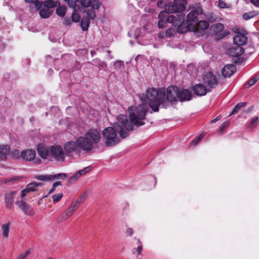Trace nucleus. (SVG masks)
<instances>
[{
  "mask_svg": "<svg viewBox=\"0 0 259 259\" xmlns=\"http://www.w3.org/2000/svg\"><path fill=\"white\" fill-rule=\"evenodd\" d=\"M148 109V105L144 104L130 107L128 111L130 121L126 115H119L117 117V121L113 124V127H108L103 131L106 146H112L119 142L116 133L123 139L128 136L130 131L133 130L134 125L138 126L144 125V120Z\"/></svg>",
  "mask_w": 259,
  "mask_h": 259,
  "instance_id": "nucleus-1",
  "label": "nucleus"
},
{
  "mask_svg": "<svg viewBox=\"0 0 259 259\" xmlns=\"http://www.w3.org/2000/svg\"><path fill=\"white\" fill-rule=\"evenodd\" d=\"M169 13L164 11L160 12L158 15L159 20L158 23V26L159 28H164L167 23H172L174 26L178 27V31L180 27L184 23L185 21L184 15L182 14H177L176 16L169 15Z\"/></svg>",
  "mask_w": 259,
  "mask_h": 259,
  "instance_id": "nucleus-2",
  "label": "nucleus"
},
{
  "mask_svg": "<svg viewBox=\"0 0 259 259\" xmlns=\"http://www.w3.org/2000/svg\"><path fill=\"white\" fill-rule=\"evenodd\" d=\"M159 95L161 100V105L166 107L169 103L177 101L178 88L176 86H169L166 91L162 89L160 90Z\"/></svg>",
  "mask_w": 259,
  "mask_h": 259,
  "instance_id": "nucleus-3",
  "label": "nucleus"
},
{
  "mask_svg": "<svg viewBox=\"0 0 259 259\" xmlns=\"http://www.w3.org/2000/svg\"><path fill=\"white\" fill-rule=\"evenodd\" d=\"M157 90L153 88L146 91L145 101H147L149 106L154 112L159 110V107L161 105V100L160 98V90Z\"/></svg>",
  "mask_w": 259,
  "mask_h": 259,
  "instance_id": "nucleus-4",
  "label": "nucleus"
},
{
  "mask_svg": "<svg viewBox=\"0 0 259 259\" xmlns=\"http://www.w3.org/2000/svg\"><path fill=\"white\" fill-rule=\"evenodd\" d=\"M186 0H174L173 4H170L166 6L165 9L168 13H182L186 9Z\"/></svg>",
  "mask_w": 259,
  "mask_h": 259,
  "instance_id": "nucleus-5",
  "label": "nucleus"
},
{
  "mask_svg": "<svg viewBox=\"0 0 259 259\" xmlns=\"http://www.w3.org/2000/svg\"><path fill=\"white\" fill-rule=\"evenodd\" d=\"M50 153L58 161H63L65 159V152L60 146L51 147Z\"/></svg>",
  "mask_w": 259,
  "mask_h": 259,
  "instance_id": "nucleus-6",
  "label": "nucleus"
},
{
  "mask_svg": "<svg viewBox=\"0 0 259 259\" xmlns=\"http://www.w3.org/2000/svg\"><path fill=\"white\" fill-rule=\"evenodd\" d=\"M202 13V10L200 4H196L194 6H192V10L187 15V21L189 23V25H193V22L198 17L199 14Z\"/></svg>",
  "mask_w": 259,
  "mask_h": 259,
  "instance_id": "nucleus-7",
  "label": "nucleus"
},
{
  "mask_svg": "<svg viewBox=\"0 0 259 259\" xmlns=\"http://www.w3.org/2000/svg\"><path fill=\"white\" fill-rule=\"evenodd\" d=\"M204 82L207 86L208 92L215 88L218 84L216 76L211 72L207 73L204 77Z\"/></svg>",
  "mask_w": 259,
  "mask_h": 259,
  "instance_id": "nucleus-8",
  "label": "nucleus"
},
{
  "mask_svg": "<svg viewBox=\"0 0 259 259\" xmlns=\"http://www.w3.org/2000/svg\"><path fill=\"white\" fill-rule=\"evenodd\" d=\"M15 203L25 214L29 216L34 215L35 212L32 207L23 200H17Z\"/></svg>",
  "mask_w": 259,
  "mask_h": 259,
  "instance_id": "nucleus-9",
  "label": "nucleus"
},
{
  "mask_svg": "<svg viewBox=\"0 0 259 259\" xmlns=\"http://www.w3.org/2000/svg\"><path fill=\"white\" fill-rule=\"evenodd\" d=\"M78 149L80 148L86 151H90L92 149L93 145L91 141L85 135L84 137H79L76 140Z\"/></svg>",
  "mask_w": 259,
  "mask_h": 259,
  "instance_id": "nucleus-10",
  "label": "nucleus"
},
{
  "mask_svg": "<svg viewBox=\"0 0 259 259\" xmlns=\"http://www.w3.org/2000/svg\"><path fill=\"white\" fill-rule=\"evenodd\" d=\"M194 32L198 35H202L204 34V31L209 27V24L206 21H200L196 23L195 25H193Z\"/></svg>",
  "mask_w": 259,
  "mask_h": 259,
  "instance_id": "nucleus-11",
  "label": "nucleus"
},
{
  "mask_svg": "<svg viewBox=\"0 0 259 259\" xmlns=\"http://www.w3.org/2000/svg\"><path fill=\"white\" fill-rule=\"evenodd\" d=\"M17 194V191H9L6 192L5 195V204L7 209H11L12 208L14 199Z\"/></svg>",
  "mask_w": 259,
  "mask_h": 259,
  "instance_id": "nucleus-12",
  "label": "nucleus"
},
{
  "mask_svg": "<svg viewBox=\"0 0 259 259\" xmlns=\"http://www.w3.org/2000/svg\"><path fill=\"white\" fill-rule=\"evenodd\" d=\"M42 183L33 182L28 184L26 188L21 191V197L23 198L29 193L34 192L37 190V188L39 186H42Z\"/></svg>",
  "mask_w": 259,
  "mask_h": 259,
  "instance_id": "nucleus-13",
  "label": "nucleus"
},
{
  "mask_svg": "<svg viewBox=\"0 0 259 259\" xmlns=\"http://www.w3.org/2000/svg\"><path fill=\"white\" fill-rule=\"evenodd\" d=\"M233 40L235 45L242 47V46L246 44L247 41V37L245 34L236 31V34L233 37Z\"/></svg>",
  "mask_w": 259,
  "mask_h": 259,
  "instance_id": "nucleus-14",
  "label": "nucleus"
},
{
  "mask_svg": "<svg viewBox=\"0 0 259 259\" xmlns=\"http://www.w3.org/2000/svg\"><path fill=\"white\" fill-rule=\"evenodd\" d=\"M85 135L91 141L93 145L97 144L100 140V133L97 130H90Z\"/></svg>",
  "mask_w": 259,
  "mask_h": 259,
  "instance_id": "nucleus-15",
  "label": "nucleus"
},
{
  "mask_svg": "<svg viewBox=\"0 0 259 259\" xmlns=\"http://www.w3.org/2000/svg\"><path fill=\"white\" fill-rule=\"evenodd\" d=\"M64 149L65 154H68L76 151L78 149V147L76 141H68L64 144Z\"/></svg>",
  "mask_w": 259,
  "mask_h": 259,
  "instance_id": "nucleus-16",
  "label": "nucleus"
},
{
  "mask_svg": "<svg viewBox=\"0 0 259 259\" xmlns=\"http://www.w3.org/2000/svg\"><path fill=\"white\" fill-rule=\"evenodd\" d=\"M178 99L182 102L184 101H189L191 99V93L188 90L183 89L179 90L178 89Z\"/></svg>",
  "mask_w": 259,
  "mask_h": 259,
  "instance_id": "nucleus-17",
  "label": "nucleus"
},
{
  "mask_svg": "<svg viewBox=\"0 0 259 259\" xmlns=\"http://www.w3.org/2000/svg\"><path fill=\"white\" fill-rule=\"evenodd\" d=\"M244 52V50L242 47L235 45L234 47L229 49L228 54L232 57H238L242 55Z\"/></svg>",
  "mask_w": 259,
  "mask_h": 259,
  "instance_id": "nucleus-18",
  "label": "nucleus"
},
{
  "mask_svg": "<svg viewBox=\"0 0 259 259\" xmlns=\"http://www.w3.org/2000/svg\"><path fill=\"white\" fill-rule=\"evenodd\" d=\"M35 155V151L32 149L23 150L21 153V157L26 161H31L33 160Z\"/></svg>",
  "mask_w": 259,
  "mask_h": 259,
  "instance_id": "nucleus-19",
  "label": "nucleus"
},
{
  "mask_svg": "<svg viewBox=\"0 0 259 259\" xmlns=\"http://www.w3.org/2000/svg\"><path fill=\"white\" fill-rule=\"evenodd\" d=\"M236 70V68L234 65L229 64L224 67L222 70V75L228 77L231 76Z\"/></svg>",
  "mask_w": 259,
  "mask_h": 259,
  "instance_id": "nucleus-20",
  "label": "nucleus"
},
{
  "mask_svg": "<svg viewBox=\"0 0 259 259\" xmlns=\"http://www.w3.org/2000/svg\"><path fill=\"white\" fill-rule=\"evenodd\" d=\"M81 5L84 7H91L93 9H98L100 6V3L99 1L94 0L92 2L91 0H80Z\"/></svg>",
  "mask_w": 259,
  "mask_h": 259,
  "instance_id": "nucleus-21",
  "label": "nucleus"
},
{
  "mask_svg": "<svg viewBox=\"0 0 259 259\" xmlns=\"http://www.w3.org/2000/svg\"><path fill=\"white\" fill-rule=\"evenodd\" d=\"M194 93L197 96H202L205 95L208 89L206 87L201 83L196 84L193 88Z\"/></svg>",
  "mask_w": 259,
  "mask_h": 259,
  "instance_id": "nucleus-22",
  "label": "nucleus"
},
{
  "mask_svg": "<svg viewBox=\"0 0 259 259\" xmlns=\"http://www.w3.org/2000/svg\"><path fill=\"white\" fill-rule=\"evenodd\" d=\"M10 152V147L8 145H0V161L7 159Z\"/></svg>",
  "mask_w": 259,
  "mask_h": 259,
  "instance_id": "nucleus-23",
  "label": "nucleus"
},
{
  "mask_svg": "<svg viewBox=\"0 0 259 259\" xmlns=\"http://www.w3.org/2000/svg\"><path fill=\"white\" fill-rule=\"evenodd\" d=\"M37 149L39 156L44 159L47 158L48 155L50 154V150L47 149L42 144L38 145Z\"/></svg>",
  "mask_w": 259,
  "mask_h": 259,
  "instance_id": "nucleus-24",
  "label": "nucleus"
},
{
  "mask_svg": "<svg viewBox=\"0 0 259 259\" xmlns=\"http://www.w3.org/2000/svg\"><path fill=\"white\" fill-rule=\"evenodd\" d=\"M43 8L39 11V15L42 18H48L51 16L53 11L51 10L49 7Z\"/></svg>",
  "mask_w": 259,
  "mask_h": 259,
  "instance_id": "nucleus-25",
  "label": "nucleus"
},
{
  "mask_svg": "<svg viewBox=\"0 0 259 259\" xmlns=\"http://www.w3.org/2000/svg\"><path fill=\"white\" fill-rule=\"evenodd\" d=\"M224 29V26L222 23H217L210 27V30L213 33L218 34L221 32Z\"/></svg>",
  "mask_w": 259,
  "mask_h": 259,
  "instance_id": "nucleus-26",
  "label": "nucleus"
},
{
  "mask_svg": "<svg viewBox=\"0 0 259 259\" xmlns=\"http://www.w3.org/2000/svg\"><path fill=\"white\" fill-rule=\"evenodd\" d=\"M246 104H247L246 102H240V103H238L235 106L232 112L231 113V114L229 115V116H231L233 114H237L242 108L246 106Z\"/></svg>",
  "mask_w": 259,
  "mask_h": 259,
  "instance_id": "nucleus-27",
  "label": "nucleus"
},
{
  "mask_svg": "<svg viewBox=\"0 0 259 259\" xmlns=\"http://www.w3.org/2000/svg\"><path fill=\"white\" fill-rule=\"evenodd\" d=\"M90 22L88 18H83L80 22V26L83 31H87L89 27Z\"/></svg>",
  "mask_w": 259,
  "mask_h": 259,
  "instance_id": "nucleus-28",
  "label": "nucleus"
},
{
  "mask_svg": "<svg viewBox=\"0 0 259 259\" xmlns=\"http://www.w3.org/2000/svg\"><path fill=\"white\" fill-rule=\"evenodd\" d=\"M258 121V118L257 116H255L252 118L250 122L247 124V128L249 130H252L256 126Z\"/></svg>",
  "mask_w": 259,
  "mask_h": 259,
  "instance_id": "nucleus-29",
  "label": "nucleus"
},
{
  "mask_svg": "<svg viewBox=\"0 0 259 259\" xmlns=\"http://www.w3.org/2000/svg\"><path fill=\"white\" fill-rule=\"evenodd\" d=\"M24 2L26 3L33 4L37 11L39 10L42 6V3L38 0H24Z\"/></svg>",
  "mask_w": 259,
  "mask_h": 259,
  "instance_id": "nucleus-30",
  "label": "nucleus"
},
{
  "mask_svg": "<svg viewBox=\"0 0 259 259\" xmlns=\"http://www.w3.org/2000/svg\"><path fill=\"white\" fill-rule=\"evenodd\" d=\"M78 205L75 202L72 203L70 207L66 210L68 214L71 217L73 212L78 208Z\"/></svg>",
  "mask_w": 259,
  "mask_h": 259,
  "instance_id": "nucleus-31",
  "label": "nucleus"
},
{
  "mask_svg": "<svg viewBox=\"0 0 259 259\" xmlns=\"http://www.w3.org/2000/svg\"><path fill=\"white\" fill-rule=\"evenodd\" d=\"M50 181H53L55 179H64L67 177V175L65 173L58 174L53 175H50Z\"/></svg>",
  "mask_w": 259,
  "mask_h": 259,
  "instance_id": "nucleus-32",
  "label": "nucleus"
},
{
  "mask_svg": "<svg viewBox=\"0 0 259 259\" xmlns=\"http://www.w3.org/2000/svg\"><path fill=\"white\" fill-rule=\"evenodd\" d=\"M70 216L68 214L66 211L63 212L57 219L58 223H61L63 221L67 220Z\"/></svg>",
  "mask_w": 259,
  "mask_h": 259,
  "instance_id": "nucleus-33",
  "label": "nucleus"
},
{
  "mask_svg": "<svg viewBox=\"0 0 259 259\" xmlns=\"http://www.w3.org/2000/svg\"><path fill=\"white\" fill-rule=\"evenodd\" d=\"M66 8L65 7L60 6L56 9V13L60 17H63L66 13Z\"/></svg>",
  "mask_w": 259,
  "mask_h": 259,
  "instance_id": "nucleus-34",
  "label": "nucleus"
},
{
  "mask_svg": "<svg viewBox=\"0 0 259 259\" xmlns=\"http://www.w3.org/2000/svg\"><path fill=\"white\" fill-rule=\"evenodd\" d=\"M44 5L47 7L54 8L57 6V2L53 0H46L44 2Z\"/></svg>",
  "mask_w": 259,
  "mask_h": 259,
  "instance_id": "nucleus-35",
  "label": "nucleus"
},
{
  "mask_svg": "<svg viewBox=\"0 0 259 259\" xmlns=\"http://www.w3.org/2000/svg\"><path fill=\"white\" fill-rule=\"evenodd\" d=\"M258 80V77L255 76L250 79L247 83L244 85V87L246 88H249L254 85Z\"/></svg>",
  "mask_w": 259,
  "mask_h": 259,
  "instance_id": "nucleus-36",
  "label": "nucleus"
},
{
  "mask_svg": "<svg viewBox=\"0 0 259 259\" xmlns=\"http://www.w3.org/2000/svg\"><path fill=\"white\" fill-rule=\"evenodd\" d=\"M10 224H5L2 226L3 235L5 237H8L9 235Z\"/></svg>",
  "mask_w": 259,
  "mask_h": 259,
  "instance_id": "nucleus-37",
  "label": "nucleus"
},
{
  "mask_svg": "<svg viewBox=\"0 0 259 259\" xmlns=\"http://www.w3.org/2000/svg\"><path fill=\"white\" fill-rule=\"evenodd\" d=\"M21 153L18 150L14 149L11 151L10 155L13 158L17 159L21 157Z\"/></svg>",
  "mask_w": 259,
  "mask_h": 259,
  "instance_id": "nucleus-38",
  "label": "nucleus"
},
{
  "mask_svg": "<svg viewBox=\"0 0 259 259\" xmlns=\"http://www.w3.org/2000/svg\"><path fill=\"white\" fill-rule=\"evenodd\" d=\"M88 197V194L87 192H83L78 199L76 200L75 202L79 205V204L83 202Z\"/></svg>",
  "mask_w": 259,
  "mask_h": 259,
  "instance_id": "nucleus-39",
  "label": "nucleus"
},
{
  "mask_svg": "<svg viewBox=\"0 0 259 259\" xmlns=\"http://www.w3.org/2000/svg\"><path fill=\"white\" fill-rule=\"evenodd\" d=\"M35 178L43 181H50V175H36Z\"/></svg>",
  "mask_w": 259,
  "mask_h": 259,
  "instance_id": "nucleus-40",
  "label": "nucleus"
},
{
  "mask_svg": "<svg viewBox=\"0 0 259 259\" xmlns=\"http://www.w3.org/2000/svg\"><path fill=\"white\" fill-rule=\"evenodd\" d=\"M176 30L175 28H170L168 29L165 32V35L167 37H170L176 33Z\"/></svg>",
  "mask_w": 259,
  "mask_h": 259,
  "instance_id": "nucleus-41",
  "label": "nucleus"
},
{
  "mask_svg": "<svg viewBox=\"0 0 259 259\" xmlns=\"http://www.w3.org/2000/svg\"><path fill=\"white\" fill-rule=\"evenodd\" d=\"M62 196L63 194L61 193L55 194L52 196L53 200L55 203L58 202L61 199Z\"/></svg>",
  "mask_w": 259,
  "mask_h": 259,
  "instance_id": "nucleus-42",
  "label": "nucleus"
},
{
  "mask_svg": "<svg viewBox=\"0 0 259 259\" xmlns=\"http://www.w3.org/2000/svg\"><path fill=\"white\" fill-rule=\"evenodd\" d=\"M206 17L210 22H213L217 19L216 16L212 13H208L206 15Z\"/></svg>",
  "mask_w": 259,
  "mask_h": 259,
  "instance_id": "nucleus-43",
  "label": "nucleus"
},
{
  "mask_svg": "<svg viewBox=\"0 0 259 259\" xmlns=\"http://www.w3.org/2000/svg\"><path fill=\"white\" fill-rule=\"evenodd\" d=\"M87 15H88V19L89 18L92 20L95 19V18L96 17V14H95V12L94 11V10H89L87 11Z\"/></svg>",
  "mask_w": 259,
  "mask_h": 259,
  "instance_id": "nucleus-44",
  "label": "nucleus"
},
{
  "mask_svg": "<svg viewBox=\"0 0 259 259\" xmlns=\"http://www.w3.org/2000/svg\"><path fill=\"white\" fill-rule=\"evenodd\" d=\"M81 177L80 175L77 172L75 173L73 176L69 178V182L70 183H74L77 180V179Z\"/></svg>",
  "mask_w": 259,
  "mask_h": 259,
  "instance_id": "nucleus-45",
  "label": "nucleus"
},
{
  "mask_svg": "<svg viewBox=\"0 0 259 259\" xmlns=\"http://www.w3.org/2000/svg\"><path fill=\"white\" fill-rule=\"evenodd\" d=\"M72 21L74 22H78L80 19V17L78 14L74 13L72 14L71 16Z\"/></svg>",
  "mask_w": 259,
  "mask_h": 259,
  "instance_id": "nucleus-46",
  "label": "nucleus"
},
{
  "mask_svg": "<svg viewBox=\"0 0 259 259\" xmlns=\"http://www.w3.org/2000/svg\"><path fill=\"white\" fill-rule=\"evenodd\" d=\"M91 170V167L90 166H87L86 167H84L82 169L79 170L77 171L78 173H79L80 176H82L85 175L86 173L90 171Z\"/></svg>",
  "mask_w": 259,
  "mask_h": 259,
  "instance_id": "nucleus-47",
  "label": "nucleus"
},
{
  "mask_svg": "<svg viewBox=\"0 0 259 259\" xmlns=\"http://www.w3.org/2000/svg\"><path fill=\"white\" fill-rule=\"evenodd\" d=\"M91 170V167L90 166H87L86 167H84L82 169L79 170L77 171L78 173H79L80 176H82L85 175L86 173L90 171Z\"/></svg>",
  "mask_w": 259,
  "mask_h": 259,
  "instance_id": "nucleus-48",
  "label": "nucleus"
},
{
  "mask_svg": "<svg viewBox=\"0 0 259 259\" xmlns=\"http://www.w3.org/2000/svg\"><path fill=\"white\" fill-rule=\"evenodd\" d=\"M30 253V250H26L25 252L21 253L16 259H25Z\"/></svg>",
  "mask_w": 259,
  "mask_h": 259,
  "instance_id": "nucleus-49",
  "label": "nucleus"
},
{
  "mask_svg": "<svg viewBox=\"0 0 259 259\" xmlns=\"http://www.w3.org/2000/svg\"><path fill=\"white\" fill-rule=\"evenodd\" d=\"M229 122H224L220 127V133L221 134H223L224 130L228 127Z\"/></svg>",
  "mask_w": 259,
  "mask_h": 259,
  "instance_id": "nucleus-50",
  "label": "nucleus"
},
{
  "mask_svg": "<svg viewBox=\"0 0 259 259\" xmlns=\"http://www.w3.org/2000/svg\"><path fill=\"white\" fill-rule=\"evenodd\" d=\"M254 16L253 14L251 12L250 13H245L243 14V18L245 20H248Z\"/></svg>",
  "mask_w": 259,
  "mask_h": 259,
  "instance_id": "nucleus-51",
  "label": "nucleus"
},
{
  "mask_svg": "<svg viewBox=\"0 0 259 259\" xmlns=\"http://www.w3.org/2000/svg\"><path fill=\"white\" fill-rule=\"evenodd\" d=\"M218 6L220 8H229V6L226 4L224 2L219 0L218 2Z\"/></svg>",
  "mask_w": 259,
  "mask_h": 259,
  "instance_id": "nucleus-52",
  "label": "nucleus"
},
{
  "mask_svg": "<svg viewBox=\"0 0 259 259\" xmlns=\"http://www.w3.org/2000/svg\"><path fill=\"white\" fill-rule=\"evenodd\" d=\"M67 2L69 6L71 8L75 9L76 8V1L73 0H65Z\"/></svg>",
  "mask_w": 259,
  "mask_h": 259,
  "instance_id": "nucleus-53",
  "label": "nucleus"
},
{
  "mask_svg": "<svg viewBox=\"0 0 259 259\" xmlns=\"http://www.w3.org/2000/svg\"><path fill=\"white\" fill-rule=\"evenodd\" d=\"M71 21L70 18H65L63 23L65 25H69L71 23Z\"/></svg>",
  "mask_w": 259,
  "mask_h": 259,
  "instance_id": "nucleus-54",
  "label": "nucleus"
},
{
  "mask_svg": "<svg viewBox=\"0 0 259 259\" xmlns=\"http://www.w3.org/2000/svg\"><path fill=\"white\" fill-rule=\"evenodd\" d=\"M157 5L159 8H163L165 6V4L163 1L160 0L157 2Z\"/></svg>",
  "mask_w": 259,
  "mask_h": 259,
  "instance_id": "nucleus-55",
  "label": "nucleus"
},
{
  "mask_svg": "<svg viewBox=\"0 0 259 259\" xmlns=\"http://www.w3.org/2000/svg\"><path fill=\"white\" fill-rule=\"evenodd\" d=\"M134 231L132 228H128L126 229V233L128 234L129 236H132L133 234Z\"/></svg>",
  "mask_w": 259,
  "mask_h": 259,
  "instance_id": "nucleus-56",
  "label": "nucleus"
},
{
  "mask_svg": "<svg viewBox=\"0 0 259 259\" xmlns=\"http://www.w3.org/2000/svg\"><path fill=\"white\" fill-rule=\"evenodd\" d=\"M143 247L141 245H140L137 248L136 251L138 255H141Z\"/></svg>",
  "mask_w": 259,
  "mask_h": 259,
  "instance_id": "nucleus-57",
  "label": "nucleus"
},
{
  "mask_svg": "<svg viewBox=\"0 0 259 259\" xmlns=\"http://www.w3.org/2000/svg\"><path fill=\"white\" fill-rule=\"evenodd\" d=\"M200 141V140L197 137L193 140L192 143L195 146L198 144Z\"/></svg>",
  "mask_w": 259,
  "mask_h": 259,
  "instance_id": "nucleus-58",
  "label": "nucleus"
},
{
  "mask_svg": "<svg viewBox=\"0 0 259 259\" xmlns=\"http://www.w3.org/2000/svg\"><path fill=\"white\" fill-rule=\"evenodd\" d=\"M251 2L254 4L255 6L258 7L259 6V0H250Z\"/></svg>",
  "mask_w": 259,
  "mask_h": 259,
  "instance_id": "nucleus-59",
  "label": "nucleus"
},
{
  "mask_svg": "<svg viewBox=\"0 0 259 259\" xmlns=\"http://www.w3.org/2000/svg\"><path fill=\"white\" fill-rule=\"evenodd\" d=\"M61 185V182H56L53 184V186L54 187L56 188V187H57L58 186Z\"/></svg>",
  "mask_w": 259,
  "mask_h": 259,
  "instance_id": "nucleus-60",
  "label": "nucleus"
},
{
  "mask_svg": "<svg viewBox=\"0 0 259 259\" xmlns=\"http://www.w3.org/2000/svg\"><path fill=\"white\" fill-rule=\"evenodd\" d=\"M221 119V117L220 116H217L215 119H212L211 122H212V123H214L215 122L219 120V119Z\"/></svg>",
  "mask_w": 259,
  "mask_h": 259,
  "instance_id": "nucleus-61",
  "label": "nucleus"
},
{
  "mask_svg": "<svg viewBox=\"0 0 259 259\" xmlns=\"http://www.w3.org/2000/svg\"><path fill=\"white\" fill-rule=\"evenodd\" d=\"M56 189V188L54 187L53 186H52V188L50 190L49 192V194H51L52 193H53Z\"/></svg>",
  "mask_w": 259,
  "mask_h": 259,
  "instance_id": "nucleus-62",
  "label": "nucleus"
},
{
  "mask_svg": "<svg viewBox=\"0 0 259 259\" xmlns=\"http://www.w3.org/2000/svg\"><path fill=\"white\" fill-rule=\"evenodd\" d=\"M106 66V64L103 62H101L100 64V67H101V68H104Z\"/></svg>",
  "mask_w": 259,
  "mask_h": 259,
  "instance_id": "nucleus-63",
  "label": "nucleus"
},
{
  "mask_svg": "<svg viewBox=\"0 0 259 259\" xmlns=\"http://www.w3.org/2000/svg\"><path fill=\"white\" fill-rule=\"evenodd\" d=\"M205 135V133H202L198 138L201 140V139Z\"/></svg>",
  "mask_w": 259,
  "mask_h": 259,
  "instance_id": "nucleus-64",
  "label": "nucleus"
}]
</instances>
